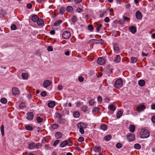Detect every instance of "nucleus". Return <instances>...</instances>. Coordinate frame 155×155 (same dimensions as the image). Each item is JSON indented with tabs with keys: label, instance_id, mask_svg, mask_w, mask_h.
<instances>
[{
	"label": "nucleus",
	"instance_id": "57",
	"mask_svg": "<svg viewBox=\"0 0 155 155\" xmlns=\"http://www.w3.org/2000/svg\"><path fill=\"white\" fill-rule=\"evenodd\" d=\"M77 12L79 13H80L83 11V9L81 8H78L76 10Z\"/></svg>",
	"mask_w": 155,
	"mask_h": 155
},
{
	"label": "nucleus",
	"instance_id": "52",
	"mask_svg": "<svg viewBox=\"0 0 155 155\" xmlns=\"http://www.w3.org/2000/svg\"><path fill=\"white\" fill-rule=\"evenodd\" d=\"M99 109V108L97 107H95L93 110H92L93 112H95L98 111Z\"/></svg>",
	"mask_w": 155,
	"mask_h": 155
},
{
	"label": "nucleus",
	"instance_id": "41",
	"mask_svg": "<svg viewBox=\"0 0 155 155\" xmlns=\"http://www.w3.org/2000/svg\"><path fill=\"white\" fill-rule=\"evenodd\" d=\"M56 117L59 120L62 117V115L58 113H56L55 114Z\"/></svg>",
	"mask_w": 155,
	"mask_h": 155
},
{
	"label": "nucleus",
	"instance_id": "9",
	"mask_svg": "<svg viewBox=\"0 0 155 155\" xmlns=\"http://www.w3.org/2000/svg\"><path fill=\"white\" fill-rule=\"evenodd\" d=\"M105 62V60L101 58H99L97 61V63L101 65H103Z\"/></svg>",
	"mask_w": 155,
	"mask_h": 155
},
{
	"label": "nucleus",
	"instance_id": "12",
	"mask_svg": "<svg viewBox=\"0 0 155 155\" xmlns=\"http://www.w3.org/2000/svg\"><path fill=\"white\" fill-rule=\"evenodd\" d=\"M12 92L13 95H16L19 94V91L17 88L14 87L12 89Z\"/></svg>",
	"mask_w": 155,
	"mask_h": 155
},
{
	"label": "nucleus",
	"instance_id": "34",
	"mask_svg": "<svg viewBox=\"0 0 155 155\" xmlns=\"http://www.w3.org/2000/svg\"><path fill=\"white\" fill-rule=\"evenodd\" d=\"M0 130L2 134V136H3L4 134V126L3 125H1L0 127Z\"/></svg>",
	"mask_w": 155,
	"mask_h": 155
},
{
	"label": "nucleus",
	"instance_id": "13",
	"mask_svg": "<svg viewBox=\"0 0 155 155\" xmlns=\"http://www.w3.org/2000/svg\"><path fill=\"white\" fill-rule=\"evenodd\" d=\"M77 127L79 129L84 128L85 129L86 128V126L85 125V124L82 123H78L77 124Z\"/></svg>",
	"mask_w": 155,
	"mask_h": 155
},
{
	"label": "nucleus",
	"instance_id": "20",
	"mask_svg": "<svg viewBox=\"0 0 155 155\" xmlns=\"http://www.w3.org/2000/svg\"><path fill=\"white\" fill-rule=\"evenodd\" d=\"M55 105V102L54 101H51L48 103V105L50 107H54Z\"/></svg>",
	"mask_w": 155,
	"mask_h": 155
},
{
	"label": "nucleus",
	"instance_id": "6",
	"mask_svg": "<svg viewBox=\"0 0 155 155\" xmlns=\"http://www.w3.org/2000/svg\"><path fill=\"white\" fill-rule=\"evenodd\" d=\"M34 115L32 112H28L27 114L26 118L29 120H32L34 118Z\"/></svg>",
	"mask_w": 155,
	"mask_h": 155
},
{
	"label": "nucleus",
	"instance_id": "3",
	"mask_svg": "<svg viewBox=\"0 0 155 155\" xmlns=\"http://www.w3.org/2000/svg\"><path fill=\"white\" fill-rule=\"evenodd\" d=\"M146 108L145 105L143 104H139L137 108V110L139 112H140Z\"/></svg>",
	"mask_w": 155,
	"mask_h": 155
},
{
	"label": "nucleus",
	"instance_id": "16",
	"mask_svg": "<svg viewBox=\"0 0 155 155\" xmlns=\"http://www.w3.org/2000/svg\"><path fill=\"white\" fill-rule=\"evenodd\" d=\"M120 57L119 55H117L116 56V57L115 58L114 60V62L115 63H119L120 61Z\"/></svg>",
	"mask_w": 155,
	"mask_h": 155
},
{
	"label": "nucleus",
	"instance_id": "24",
	"mask_svg": "<svg viewBox=\"0 0 155 155\" xmlns=\"http://www.w3.org/2000/svg\"><path fill=\"white\" fill-rule=\"evenodd\" d=\"M138 84L140 86L142 87L145 84V81L143 80H140L138 82Z\"/></svg>",
	"mask_w": 155,
	"mask_h": 155
},
{
	"label": "nucleus",
	"instance_id": "47",
	"mask_svg": "<svg viewBox=\"0 0 155 155\" xmlns=\"http://www.w3.org/2000/svg\"><path fill=\"white\" fill-rule=\"evenodd\" d=\"M51 127L52 129H54L57 128L58 127V126L57 124H54L52 125Z\"/></svg>",
	"mask_w": 155,
	"mask_h": 155
},
{
	"label": "nucleus",
	"instance_id": "18",
	"mask_svg": "<svg viewBox=\"0 0 155 155\" xmlns=\"http://www.w3.org/2000/svg\"><path fill=\"white\" fill-rule=\"evenodd\" d=\"M39 17L37 15H35L32 16L31 17V20L34 22H36L39 18Z\"/></svg>",
	"mask_w": 155,
	"mask_h": 155
},
{
	"label": "nucleus",
	"instance_id": "42",
	"mask_svg": "<svg viewBox=\"0 0 155 155\" xmlns=\"http://www.w3.org/2000/svg\"><path fill=\"white\" fill-rule=\"evenodd\" d=\"M134 147L136 149H139L141 148V146L139 144L136 143L134 145Z\"/></svg>",
	"mask_w": 155,
	"mask_h": 155
},
{
	"label": "nucleus",
	"instance_id": "15",
	"mask_svg": "<svg viewBox=\"0 0 155 155\" xmlns=\"http://www.w3.org/2000/svg\"><path fill=\"white\" fill-rule=\"evenodd\" d=\"M37 24L39 26H42L44 24V21L43 20L41 19H38L37 21Z\"/></svg>",
	"mask_w": 155,
	"mask_h": 155
},
{
	"label": "nucleus",
	"instance_id": "28",
	"mask_svg": "<svg viewBox=\"0 0 155 155\" xmlns=\"http://www.w3.org/2000/svg\"><path fill=\"white\" fill-rule=\"evenodd\" d=\"M73 10V8L72 6H68L67 8V11L69 12H72Z\"/></svg>",
	"mask_w": 155,
	"mask_h": 155
},
{
	"label": "nucleus",
	"instance_id": "53",
	"mask_svg": "<svg viewBox=\"0 0 155 155\" xmlns=\"http://www.w3.org/2000/svg\"><path fill=\"white\" fill-rule=\"evenodd\" d=\"M17 28V26L15 24L12 25L11 26V28L12 30H15Z\"/></svg>",
	"mask_w": 155,
	"mask_h": 155
},
{
	"label": "nucleus",
	"instance_id": "35",
	"mask_svg": "<svg viewBox=\"0 0 155 155\" xmlns=\"http://www.w3.org/2000/svg\"><path fill=\"white\" fill-rule=\"evenodd\" d=\"M131 62L132 63H135L137 61V59L136 57H132L131 58Z\"/></svg>",
	"mask_w": 155,
	"mask_h": 155
},
{
	"label": "nucleus",
	"instance_id": "61",
	"mask_svg": "<svg viewBox=\"0 0 155 155\" xmlns=\"http://www.w3.org/2000/svg\"><path fill=\"white\" fill-rule=\"evenodd\" d=\"M27 8L28 9H30L31 8L32 5L31 4L28 3L27 5Z\"/></svg>",
	"mask_w": 155,
	"mask_h": 155
},
{
	"label": "nucleus",
	"instance_id": "48",
	"mask_svg": "<svg viewBox=\"0 0 155 155\" xmlns=\"http://www.w3.org/2000/svg\"><path fill=\"white\" fill-rule=\"evenodd\" d=\"M102 25L100 24L96 28V30L97 32H99L100 30V28L102 27Z\"/></svg>",
	"mask_w": 155,
	"mask_h": 155
},
{
	"label": "nucleus",
	"instance_id": "54",
	"mask_svg": "<svg viewBox=\"0 0 155 155\" xmlns=\"http://www.w3.org/2000/svg\"><path fill=\"white\" fill-rule=\"evenodd\" d=\"M97 100L98 102L101 103L102 102V98L101 96H99L98 97Z\"/></svg>",
	"mask_w": 155,
	"mask_h": 155
},
{
	"label": "nucleus",
	"instance_id": "11",
	"mask_svg": "<svg viewBox=\"0 0 155 155\" xmlns=\"http://www.w3.org/2000/svg\"><path fill=\"white\" fill-rule=\"evenodd\" d=\"M129 30L132 34L135 33L137 31L136 28L134 26L130 27L129 28Z\"/></svg>",
	"mask_w": 155,
	"mask_h": 155
},
{
	"label": "nucleus",
	"instance_id": "64",
	"mask_svg": "<svg viewBox=\"0 0 155 155\" xmlns=\"http://www.w3.org/2000/svg\"><path fill=\"white\" fill-rule=\"evenodd\" d=\"M151 120L153 123L155 124V116H153L152 117Z\"/></svg>",
	"mask_w": 155,
	"mask_h": 155
},
{
	"label": "nucleus",
	"instance_id": "58",
	"mask_svg": "<svg viewBox=\"0 0 155 155\" xmlns=\"http://www.w3.org/2000/svg\"><path fill=\"white\" fill-rule=\"evenodd\" d=\"M84 138L82 137H80L78 139V141L79 142H82L84 141Z\"/></svg>",
	"mask_w": 155,
	"mask_h": 155
},
{
	"label": "nucleus",
	"instance_id": "1",
	"mask_svg": "<svg viewBox=\"0 0 155 155\" xmlns=\"http://www.w3.org/2000/svg\"><path fill=\"white\" fill-rule=\"evenodd\" d=\"M140 137L142 138L148 137L150 135L149 132L146 129H142L140 133Z\"/></svg>",
	"mask_w": 155,
	"mask_h": 155
},
{
	"label": "nucleus",
	"instance_id": "50",
	"mask_svg": "<svg viewBox=\"0 0 155 155\" xmlns=\"http://www.w3.org/2000/svg\"><path fill=\"white\" fill-rule=\"evenodd\" d=\"M47 94L46 92L45 91H43L41 93V96L44 97H45Z\"/></svg>",
	"mask_w": 155,
	"mask_h": 155
},
{
	"label": "nucleus",
	"instance_id": "43",
	"mask_svg": "<svg viewBox=\"0 0 155 155\" xmlns=\"http://www.w3.org/2000/svg\"><path fill=\"white\" fill-rule=\"evenodd\" d=\"M22 76L23 79H26L28 77V74L26 73H23Z\"/></svg>",
	"mask_w": 155,
	"mask_h": 155
},
{
	"label": "nucleus",
	"instance_id": "59",
	"mask_svg": "<svg viewBox=\"0 0 155 155\" xmlns=\"http://www.w3.org/2000/svg\"><path fill=\"white\" fill-rule=\"evenodd\" d=\"M104 21L106 22H108L110 21V19L108 17H106L104 19Z\"/></svg>",
	"mask_w": 155,
	"mask_h": 155
},
{
	"label": "nucleus",
	"instance_id": "62",
	"mask_svg": "<svg viewBox=\"0 0 155 155\" xmlns=\"http://www.w3.org/2000/svg\"><path fill=\"white\" fill-rule=\"evenodd\" d=\"M79 80L81 82H82L84 80V78L82 77H80L79 78Z\"/></svg>",
	"mask_w": 155,
	"mask_h": 155
},
{
	"label": "nucleus",
	"instance_id": "55",
	"mask_svg": "<svg viewBox=\"0 0 155 155\" xmlns=\"http://www.w3.org/2000/svg\"><path fill=\"white\" fill-rule=\"evenodd\" d=\"M84 128H82L79 129V132L81 134H84Z\"/></svg>",
	"mask_w": 155,
	"mask_h": 155
},
{
	"label": "nucleus",
	"instance_id": "5",
	"mask_svg": "<svg viewBox=\"0 0 155 155\" xmlns=\"http://www.w3.org/2000/svg\"><path fill=\"white\" fill-rule=\"evenodd\" d=\"M71 35V33L68 31H64L62 34V37L65 39L69 38Z\"/></svg>",
	"mask_w": 155,
	"mask_h": 155
},
{
	"label": "nucleus",
	"instance_id": "31",
	"mask_svg": "<svg viewBox=\"0 0 155 155\" xmlns=\"http://www.w3.org/2000/svg\"><path fill=\"white\" fill-rule=\"evenodd\" d=\"M25 107V104L23 102H21L19 105V107L21 109H23Z\"/></svg>",
	"mask_w": 155,
	"mask_h": 155
},
{
	"label": "nucleus",
	"instance_id": "29",
	"mask_svg": "<svg viewBox=\"0 0 155 155\" xmlns=\"http://www.w3.org/2000/svg\"><path fill=\"white\" fill-rule=\"evenodd\" d=\"M94 150L95 152H99L101 150V148L100 147L95 146L94 147Z\"/></svg>",
	"mask_w": 155,
	"mask_h": 155
},
{
	"label": "nucleus",
	"instance_id": "63",
	"mask_svg": "<svg viewBox=\"0 0 155 155\" xmlns=\"http://www.w3.org/2000/svg\"><path fill=\"white\" fill-rule=\"evenodd\" d=\"M67 145L69 146H71L72 145V141L69 140L68 141V144Z\"/></svg>",
	"mask_w": 155,
	"mask_h": 155
},
{
	"label": "nucleus",
	"instance_id": "56",
	"mask_svg": "<svg viewBox=\"0 0 155 155\" xmlns=\"http://www.w3.org/2000/svg\"><path fill=\"white\" fill-rule=\"evenodd\" d=\"M35 147L37 148H39L40 147H41V144L40 143H38L35 144Z\"/></svg>",
	"mask_w": 155,
	"mask_h": 155
},
{
	"label": "nucleus",
	"instance_id": "38",
	"mask_svg": "<svg viewBox=\"0 0 155 155\" xmlns=\"http://www.w3.org/2000/svg\"><path fill=\"white\" fill-rule=\"evenodd\" d=\"M60 13L62 15L65 11V8L64 7H61L60 10Z\"/></svg>",
	"mask_w": 155,
	"mask_h": 155
},
{
	"label": "nucleus",
	"instance_id": "25",
	"mask_svg": "<svg viewBox=\"0 0 155 155\" xmlns=\"http://www.w3.org/2000/svg\"><path fill=\"white\" fill-rule=\"evenodd\" d=\"M130 131L131 132H133L135 129V127L133 125H130L129 127Z\"/></svg>",
	"mask_w": 155,
	"mask_h": 155
},
{
	"label": "nucleus",
	"instance_id": "21",
	"mask_svg": "<svg viewBox=\"0 0 155 155\" xmlns=\"http://www.w3.org/2000/svg\"><path fill=\"white\" fill-rule=\"evenodd\" d=\"M68 144V141L67 140H64L61 142L60 144V147H63L66 146Z\"/></svg>",
	"mask_w": 155,
	"mask_h": 155
},
{
	"label": "nucleus",
	"instance_id": "14",
	"mask_svg": "<svg viewBox=\"0 0 155 155\" xmlns=\"http://www.w3.org/2000/svg\"><path fill=\"white\" fill-rule=\"evenodd\" d=\"M114 49L115 52L116 53H118L120 51V48L116 44H114Z\"/></svg>",
	"mask_w": 155,
	"mask_h": 155
},
{
	"label": "nucleus",
	"instance_id": "27",
	"mask_svg": "<svg viewBox=\"0 0 155 155\" xmlns=\"http://www.w3.org/2000/svg\"><path fill=\"white\" fill-rule=\"evenodd\" d=\"M0 102L2 104H6L7 102V99L5 97H3L1 99Z\"/></svg>",
	"mask_w": 155,
	"mask_h": 155
},
{
	"label": "nucleus",
	"instance_id": "32",
	"mask_svg": "<svg viewBox=\"0 0 155 155\" xmlns=\"http://www.w3.org/2000/svg\"><path fill=\"white\" fill-rule=\"evenodd\" d=\"M74 117L76 118L80 116L79 113L78 111H75L73 113Z\"/></svg>",
	"mask_w": 155,
	"mask_h": 155
},
{
	"label": "nucleus",
	"instance_id": "22",
	"mask_svg": "<svg viewBox=\"0 0 155 155\" xmlns=\"http://www.w3.org/2000/svg\"><path fill=\"white\" fill-rule=\"evenodd\" d=\"M55 137L57 139H59L62 137V134L60 132H57L55 134Z\"/></svg>",
	"mask_w": 155,
	"mask_h": 155
},
{
	"label": "nucleus",
	"instance_id": "7",
	"mask_svg": "<svg viewBox=\"0 0 155 155\" xmlns=\"http://www.w3.org/2000/svg\"><path fill=\"white\" fill-rule=\"evenodd\" d=\"M51 84V82L48 80H45L43 83V85L44 88H46L49 87Z\"/></svg>",
	"mask_w": 155,
	"mask_h": 155
},
{
	"label": "nucleus",
	"instance_id": "37",
	"mask_svg": "<svg viewBox=\"0 0 155 155\" xmlns=\"http://www.w3.org/2000/svg\"><path fill=\"white\" fill-rule=\"evenodd\" d=\"M123 112L121 111H119L116 115L117 118H120Z\"/></svg>",
	"mask_w": 155,
	"mask_h": 155
},
{
	"label": "nucleus",
	"instance_id": "60",
	"mask_svg": "<svg viewBox=\"0 0 155 155\" xmlns=\"http://www.w3.org/2000/svg\"><path fill=\"white\" fill-rule=\"evenodd\" d=\"M47 50L48 51H52L53 50V48L51 46H49L47 48Z\"/></svg>",
	"mask_w": 155,
	"mask_h": 155
},
{
	"label": "nucleus",
	"instance_id": "40",
	"mask_svg": "<svg viewBox=\"0 0 155 155\" xmlns=\"http://www.w3.org/2000/svg\"><path fill=\"white\" fill-rule=\"evenodd\" d=\"M87 109V107L86 105H84L81 107V110L84 112H85Z\"/></svg>",
	"mask_w": 155,
	"mask_h": 155
},
{
	"label": "nucleus",
	"instance_id": "49",
	"mask_svg": "<svg viewBox=\"0 0 155 155\" xmlns=\"http://www.w3.org/2000/svg\"><path fill=\"white\" fill-rule=\"evenodd\" d=\"M116 147L117 148L120 149L122 147V144L120 143H118L116 144Z\"/></svg>",
	"mask_w": 155,
	"mask_h": 155
},
{
	"label": "nucleus",
	"instance_id": "45",
	"mask_svg": "<svg viewBox=\"0 0 155 155\" xmlns=\"http://www.w3.org/2000/svg\"><path fill=\"white\" fill-rule=\"evenodd\" d=\"M36 120L37 122L38 123H41L43 120V119L39 117H38L37 118Z\"/></svg>",
	"mask_w": 155,
	"mask_h": 155
},
{
	"label": "nucleus",
	"instance_id": "10",
	"mask_svg": "<svg viewBox=\"0 0 155 155\" xmlns=\"http://www.w3.org/2000/svg\"><path fill=\"white\" fill-rule=\"evenodd\" d=\"M136 18L138 20H140L142 17V15L139 11H137L136 13Z\"/></svg>",
	"mask_w": 155,
	"mask_h": 155
},
{
	"label": "nucleus",
	"instance_id": "51",
	"mask_svg": "<svg viewBox=\"0 0 155 155\" xmlns=\"http://www.w3.org/2000/svg\"><path fill=\"white\" fill-rule=\"evenodd\" d=\"M60 140H56L53 144V146L56 147L59 143Z\"/></svg>",
	"mask_w": 155,
	"mask_h": 155
},
{
	"label": "nucleus",
	"instance_id": "44",
	"mask_svg": "<svg viewBox=\"0 0 155 155\" xmlns=\"http://www.w3.org/2000/svg\"><path fill=\"white\" fill-rule=\"evenodd\" d=\"M88 103L90 105H93L95 104V102L94 100L91 99L89 100Z\"/></svg>",
	"mask_w": 155,
	"mask_h": 155
},
{
	"label": "nucleus",
	"instance_id": "46",
	"mask_svg": "<svg viewBox=\"0 0 155 155\" xmlns=\"http://www.w3.org/2000/svg\"><path fill=\"white\" fill-rule=\"evenodd\" d=\"M88 29L91 31H92L93 30V28L91 25H89L88 26Z\"/></svg>",
	"mask_w": 155,
	"mask_h": 155
},
{
	"label": "nucleus",
	"instance_id": "26",
	"mask_svg": "<svg viewBox=\"0 0 155 155\" xmlns=\"http://www.w3.org/2000/svg\"><path fill=\"white\" fill-rule=\"evenodd\" d=\"M101 129L104 131L106 130L107 129V125L105 124H102L100 127Z\"/></svg>",
	"mask_w": 155,
	"mask_h": 155
},
{
	"label": "nucleus",
	"instance_id": "19",
	"mask_svg": "<svg viewBox=\"0 0 155 155\" xmlns=\"http://www.w3.org/2000/svg\"><path fill=\"white\" fill-rule=\"evenodd\" d=\"M35 147V143L34 142H32L29 144L28 147L30 149H33Z\"/></svg>",
	"mask_w": 155,
	"mask_h": 155
},
{
	"label": "nucleus",
	"instance_id": "8",
	"mask_svg": "<svg viewBox=\"0 0 155 155\" xmlns=\"http://www.w3.org/2000/svg\"><path fill=\"white\" fill-rule=\"evenodd\" d=\"M135 138V136L133 134H129L127 135V138L129 141H131L134 140Z\"/></svg>",
	"mask_w": 155,
	"mask_h": 155
},
{
	"label": "nucleus",
	"instance_id": "39",
	"mask_svg": "<svg viewBox=\"0 0 155 155\" xmlns=\"http://www.w3.org/2000/svg\"><path fill=\"white\" fill-rule=\"evenodd\" d=\"M111 136L110 135H108L104 137L105 140L106 141H109L111 139Z\"/></svg>",
	"mask_w": 155,
	"mask_h": 155
},
{
	"label": "nucleus",
	"instance_id": "4",
	"mask_svg": "<svg viewBox=\"0 0 155 155\" xmlns=\"http://www.w3.org/2000/svg\"><path fill=\"white\" fill-rule=\"evenodd\" d=\"M104 42V40L102 39L100 40L92 39L89 41L88 43H92L96 44H102Z\"/></svg>",
	"mask_w": 155,
	"mask_h": 155
},
{
	"label": "nucleus",
	"instance_id": "17",
	"mask_svg": "<svg viewBox=\"0 0 155 155\" xmlns=\"http://www.w3.org/2000/svg\"><path fill=\"white\" fill-rule=\"evenodd\" d=\"M58 122L60 124H64L66 122L67 120L65 119L62 117L58 120Z\"/></svg>",
	"mask_w": 155,
	"mask_h": 155
},
{
	"label": "nucleus",
	"instance_id": "2",
	"mask_svg": "<svg viewBox=\"0 0 155 155\" xmlns=\"http://www.w3.org/2000/svg\"><path fill=\"white\" fill-rule=\"evenodd\" d=\"M123 85V81L121 79L119 78L115 82L114 86V87L117 89H119Z\"/></svg>",
	"mask_w": 155,
	"mask_h": 155
},
{
	"label": "nucleus",
	"instance_id": "23",
	"mask_svg": "<svg viewBox=\"0 0 155 155\" xmlns=\"http://www.w3.org/2000/svg\"><path fill=\"white\" fill-rule=\"evenodd\" d=\"M108 108L109 110L112 111H114L116 110V107L113 104H110L108 106Z\"/></svg>",
	"mask_w": 155,
	"mask_h": 155
},
{
	"label": "nucleus",
	"instance_id": "36",
	"mask_svg": "<svg viewBox=\"0 0 155 155\" xmlns=\"http://www.w3.org/2000/svg\"><path fill=\"white\" fill-rule=\"evenodd\" d=\"M78 20L77 17L75 15H74L71 19V21L73 22H75L77 21Z\"/></svg>",
	"mask_w": 155,
	"mask_h": 155
},
{
	"label": "nucleus",
	"instance_id": "30",
	"mask_svg": "<svg viewBox=\"0 0 155 155\" xmlns=\"http://www.w3.org/2000/svg\"><path fill=\"white\" fill-rule=\"evenodd\" d=\"M25 128L26 130L29 131H31L33 129V127L29 125L25 126Z\"/></svg>",
	"mask_w": 155,
	"mask_h": 155
},
{
	"label": "nucleus",
	"instance_id": "33",
	"mask_svg": "<svg viewBox=\"0 0 155 155\" xmlns=\"http://www.w3.org/2000/svg\"><path fill=\"white\" fill-rule=\"evenodd\" d=\"M62 21L61 20H58L56 21L54 23L55 26H59L62 22Z\"/></svg>",
	"mask_w": 155,
	"mask_h": 155
}]
</instances>
